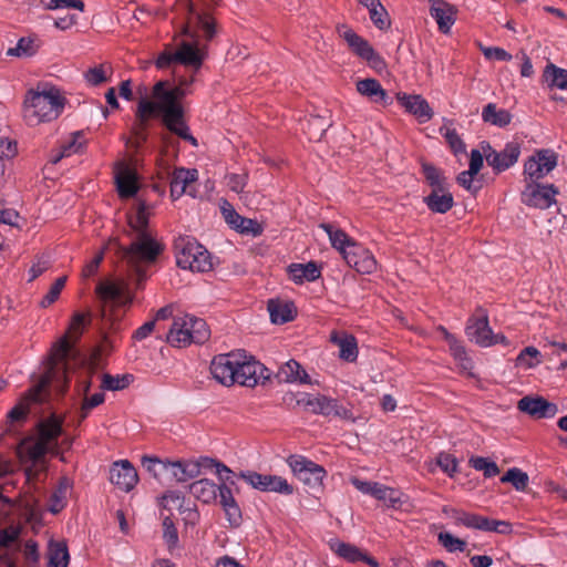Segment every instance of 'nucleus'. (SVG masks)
Returning a JSON list of instances; mask_svg holds the SVG:
<instances>
[{
    "label": "nucleus",
    "instance_id": "4d7b16f0",
    "mask_svg": "<svg viewBox=\"0 0 567 567\" xmlns=\"http://www.w3.org/2000/svg\"><path fill=\"white\" fill-rule=\"evenodd\" d=\"M539 357L540 352L535 347H527L517 355L516 364L525 369H530L540 363Z\"/></svg>",
    "mask_w": 567,
    "mask_h": 567
},
{
    "label": "nucleus",
    "instance_id": "864d4df0",
    "mask_svg": "<svg viewBox=\"0 0 567 567\" xmlns=\"http://www.w3.org/2000/svg\"><path fill=\"white\" fill-rule=\"evenodd\" d=\"M422 171L426 182L432 187V190H436L437 188H446L445 177L442 175V172L439 168L431 164H423Z\"/></svg>",
    "mask_w": 567,
    "mask_h": 567
},
{
    "label": "nucleus",
    "instance_id": "6e6552de",
    "mask_svg": "<svg viewBox=\"0 0 567 567\" xmlns=\"http://www.w3.org/2000/svg\"><path fill=\"white\" fill-rule=\"evenodd\" d=\"M209 334L204 319L185 313L174 317L167 342L176 348H185L192 343H204Z\"/></svg>",
    "mask_w": 567,
    "mask_h": 567
},
{
    "label": "nucleus",
    "instance_id": "4be33fe9",
    "mask_svg": "<svg viewBox=\"0 0 567 567\" xmlns=\"http://www.w3.org/2000/svg\"><path fill=\"white\" fill-rule=\"evenodd\" d=\"M110 480L117 488L127 493L138 483V475L130 461L121 460L113 463Z\"/></svg>",
    "mask_w": 567,
    "mask_h": 567
},
{
    "label": "nucleus",
    "instance_id": "09e8293b",
    "mask_svg": "<svg viewBox=\"0 0 567 567\" xmlns=\"http://www.w3.org/2000/svg\"><path fill=\"white\" fill-rule=\"evenodd\" d=\"M70 489L69 482L66 480L62 481L58 488L52 493L50 498L49 509L51 513L61 512L66 505V497Z\"/></svg>",
    "mask_w": 567,
    "mask_h": 567
},
{
    "label": "nucleus",
    "instance_id": "de8ad7c7",
    "mask_svg": "<svg viewBox=\"0 0 567 567\" xmlns=\"http://www.w3.org/2000/svg\"><path fill=\"white\" fill-rule=\"evenodd\" d=\"M368 11L370 20L375 25V28H378L379 30H386L390 28L391 20L388 11L385 10L381 1L374 3L372 7H369Z\"/></svg>",
    "mask_w": 567,
    "mask_h": 567
},
{
    "label": "nucleus",
    "instance_id": "aec40b11",
    "mask_svg": "<svg viewBox=\"0 0 567 567\" xmlns=\"http://www.w3.org/2000/svg\"><path fill=\"white\" fill-rule=\"evenodd\" d=\"M338 34L342 38L348 47L360 58L363 60L375 63L380 60L378 53L370 45V43L364 40L362 37L357 34L350 27L342 24L338 27Z\"/></svg>",
    "mask_w": 567,
    "mask_h": 567
},
{
    "label": "nucleus",
    "instance_id": "338daca9",
    "mask_svg": "<svg viewBox=\"0 0 567 567\" xmlns=\"http://www.w3.org/2000/svg\"><path fill=\"white\" fill-rule=\"evenodd\" d=\"M66 282V277H59L50 287L48 293L41 300L42 307H49L52 305L60 296L62 289L64 288Z\"/></svg>",
    "mask_w": 567,
    "mask_h": 567
},
{
    "label": "nucleus",
    "instance_id": "f03ea898",
    "mask_svg": "<svg viewBox=\"0 0 567 567\" xmlns=\"http://www.w3.org/2000/svg\"><path fill=\"white\" fill-rule=\"evenodd\" d=\"M184 8L187 11V23L184 27V34L189 39H182L177 42V49L174 51L176 62L198 70L204 61L205 53L198 47L196 31L200 30L207 40L215 34V23L208 13L206 7L195 3V0H183Z\"/></svg>",
    "mask_w": 567,
    "mask_h": 567
},
{
    "label": "nucleus",
    "instance_id": "7c9ffc66",
    "mask_svg": "<svg viewBox=\"0 0 567 567\" xmlns=\"http://www.w3.org/2000/svg\"><path fill=\"white\" fill-rule=\"evenodd\" d=\"M355 89L360 95L367 97L372 103L380 104L383 106L389 105L391 103L386 91L375 79L367 78L359 80L355 83Z\"/></svg>",
    "mask_w": 567,
    "mask_h": 567
},
{
    "label": "nucleus",
    "instance_id": "49530a36",
    "mask_svg": "<svg viewBox=\"0 0 567 567\" xmlns=\"http://www.w3.org/2000/svg\"><path fill=\"white\" fill-rule=\"evenodd\" d=\"M454 517L456 523L462 524L468 528L480 529L484 532L488 529V518L485 516L466 512H456V515Z\"/></svg>",
    "mask_w": 567,
    "mask_h": 567
},
{
    "label": "nucleus",
    "instance_id": "6ab92c4d",
    "mask_svg": "<svg viewBox=\"0 0 567 567\" xmlns=\"http://www.w3.org/2000/svg\"><path fill=\"white\" fill-rule=\"evenodd\" d=\"M466 334L470 340L474 341L481 347H491L493 344L504 342V336L494 334L489 324L486 313L481 317L472 318L466 326Z\"/></svg>",
    "mask_w": 567,
    "mask_h": 567
},
{
    "label": "nucleus",
    "instance_id": "6e6d98bb",
    "mask_svg": "<svg viewBox=\"0 0 567 567\" xmlns=\"http://www.w3.org/2000/svg\"><path fill=\"white\" fill-rule=\"evenodd\" d=\"M131 375H111L102 374L100 388L102 390L117 391L126 388L130 384Z\"/></svg>",
    "mask_w": 567,
    "mask_h": 567
},
{
    "label": "nucleus",
    "instance_id": "4468645a",
    "mask_svg": "<svg viewBox=\"0 0 567 567\" xmlns=\"http://www.w3.org/2000/svg\"><path fill=\"white\" fill-rule=\"evenodd\" d=\"M558 165V154L549 148L537 150L524 164V176L530 182L546 177Z\"/></svg>",
    "mask_w": 567,
    "mask_h": 567
},
{
    "label": "nucleus",
    "instance_id": "bb28decb",
    "mask_svg": "<svg viewBox=\"0 0 567 567\" xmlns=\"http://www.w3.org/2000/svg\"><path fill=\"white\" fill-rule=\"evenodd\" d=\"M197 169L176 168L171 178V197L178 199L184 194L194 196L192 185L197 181Z\"/></svg>",
    "mask_w": 567,
    "mask_h": 567
},
{
    "label": "nucleus",
    "instance_id": "dca6fc26",
    "mask_svg": "<svg viewBox=\"0 0 567 567\" xmlns=\"http://www.w3.org/2000/svg\"><path fill=\"white\" fill-rule=\"evenodd\" d=\"M49 452H52V450L38 439L27 437L20 443L18 447L20 461L24 464L28 462L32 464V466L25 468V475L29 481L35 477L38 471L34 468L35 465L41 463L45 454Z\"/></svg>",
    "mask_w": 567,
    "mask_h": 567
},
{
    "label": "nucleus",
    "instance_id": "052dcab7",
    "mask_svg": "<svg viewBox=\"0 0 567 567\" xmlns=\"http://www.w3.org/2000/svg\"><path fill=\"white\" fill-rule=\"evenodd\" d=\"M163 538L168 547V549L172 551L177 547L178 544V533L177 529L171 519L169 516H165L163 518Z\"/></svg>",
    "mask_w": 567,
    "mask_h": 567
},
{
    "label": "nucleus",
    "instance_id": "a19ab883",
    "mask_svg": "<svg viewBox=\"0 0 567 567\" xmlns=\"http://www.w3.org/2000/svg\"><path fill=\"white\" fill-rule=\"evenodd\" d=\"M482 118L485 123L505 127L511 123L512 114L507 110L498 109L494 103H488L483 107Z\"/></svg>",
    "mask_w": 567,
    "mask_h": 567
},
{
    "label": "nucleus",
    "instance_id": "393cba45",
    "mask_svg": "<svg viewBox=\"0 0 567 567\" xmlns=\"http://www.w3.org/2000/svg\"><path fill=\"white\" fill-rule=\"evenodd\" d=\"M517 408L536 419H550L558 412L557 405L548 402L543 396H524L518 401Z\"/></svg>",
    "mask_w": 567,
    "mask_h": 567
},
{
    "label": "nucleus",
    "instance_id": "603ef678",
    "mask_svg": "<svg viewBox=\"0 0 567 567\" xmlns=\"http://www.w3.org/2000/svg\"><path fill=\"white\" fill-rule=\"evenodd\" d=\"M468 463L474 470L483 472L485 477H493L499 473L497 464L483 456H473Z\"/></svg>",
    "mask_w": 567,
    "mask_h": 567
},
{
    "label": "nucleus",
    "instance_id": "c03bdc74",
    "mask_svg": "<svg viewBox=\"0 0 567 567\" xmlns=\"http://www.w3.org/2000/svg\"><path fill=\"white\" fill-rule=\"evenodd\" d=\"M371 496L391 507H395L398 504H401L402 502L401 493L399 491L380 484L378 482H375Z\"/></svg>",
    "mask_w": 567,
    "mask_h": 567
},
{
    "label": "nucleus",
    "instance_id": "e2e57ef3",
    "mask_svg": "<svg viewBox=\"0 0 567 567\" xmlns=\"http://www.w3.org/2000/svg\"><path fill=\"white\" fill-rule=\"evenodd\" d=\"M440 544L449 551H463L465 549L466 543L457 537H454L450 533H440L439 534Z\"/></svg>",
    "mask_w": 567,
    "mask_h": 567
},
{
    "label": "nucleus",
    "instance_id": "c756f323",
    "mask_svg": "<svg viewBox=\"0 0 567 567\" xmlns=\"http://www.w3.org/2000/svg\"><path fill=\"white\" fill-rule=\"evenodd\" d=\"M62 434V419L51 415L38 424V440L44 443L50 450L56 449V442Z\"/></svg>",
    "mask_w": 567,
    "mask_h": 567
},
{
    "label": "nucleus",
    "instance_id": "c85d7f7f",
    "mask_svg": "<svg viewBox=\"0 0 567 567\" xmlns=\"http://www.w3.org/2000/svg\"><path fill=\"white\" fill-rule=\"evenodd\" d=\"M396 100L406 112L416 116L420 122H426L432 118L433 111L429 103L421 95H411L406 93H398Z\"/></svg>",
    "mask_w": 567,
    "mask_h": 567
},
{
    "label": "nucleus",
    "instance_id": "3c124183",
    "mask_svg": "<svg viewBox=\"0 0 567 567\" xmlns=\"http://www.w3.org/2000/svg\"><path fill=\"white\" fill-rule=\"evenodd\" d=\"M528 475L517 467L509 468L502 477V483H511L515 489L525 491L528 485Z\"/></svg>",
    "mask_w": 567,
    "mask_h": 567
},
{
    "label": "nucleus",
    "instance_id": "9b49d317",
    "mask_svg": "<svg viewBox=\"0 0 567 567\" xmlns=\"http://www.w3.org/2000/svg\"><path fill=\"white\" fill-rule=\"evenodd\" d=\"M238 369L236 383L243 386L254 388L269 379V370L252 355L244 350H238Z\"/></svg>",
    "mask_w": 567,
    "mask_h": 567
},
{
    "label": "nucleus",
    "instance_id": "a211bd4d",
    "mask_svg": "<svg viewBox=\"0 0 567 567\" xmlns=\"http://www.w3.org/2000/svg\"><path fill=\"white\" fill-rule=\"evenodd\" d=\"M220 210L225 221L237 233L252 237H257L262 234L264 228L256 219L246 218L239 215L227 200L221 203Z\"/></svg>",
    "mask_w": 567,
    "mask_h": 567
},
{
    "label": "nucleus",
    "instance_id": "69168bd1",
    "mask_svg": "<svg viewBox=\"0 0 567 567\" xmlns=\"http://www.w3.org/2000/svg\"><path fill=\"white\" fill-rule=\"evenodd\" d=\"M94 375L95 369L92 364H90L82 371L78 381V393L80 395H86L89 393L91 386L93 385Z\"/></svg>",
    "mask_w": 567,
    "mask_h": 567
},
{
    "label": "nucleus",
    "instance_id": "680f3d73",
    "mask_svg": "<svg viewBox=\"0 0 567 567\" xmlns=\"http://www.w3.org/2000/svg\"><path fill=\"white\" fill-rule=\"evenodd\" d=\"M34 42L30 38H21L14 48L7 51L8 55L13 56H31L35 53Z\"/></svg>",
    "mask_w": 567,
    "mask_h": 567
},
{
    "label": "nucleus",
    "instance_id": "c9c22d12",
    "mask_svg": "<svg viewBox=\"0 0 567 567\" xmlns=\"http://www.w3.org/2000/svg\"><path fill=\"white\" fill-rule=\"evenodd\" d=\"M320 228L326 231L331 246L337 249L342 255V257L351 249V245L355 244V241L350 236H348L346 231L332 224H320Z\"/></svg>",
    "mask_w": 567,
    "mask_h": 567
},
{
    "label": "nucleus",
    "instance_id": "e433bc0d",
    "mask_svg": "<svg viewBox=\"0 0 567 567\" xmlns=\"http://www.w3.org/2000/svg\"><path fill=\"white\" fill-rule=\"evenodd\" d=\"M424 203L431 212L445 214L453 207L454 199L447 188H437L424 197Z\"/></svg>",
    "mask_w": 567,
    "mask_h": 567
},
{
    "label": "nucleus",
    "instance_id": "7ed1b4c3",
    "mask_svg": "<svg viewBox=\"0 0 567 567\" xmlns=\"http://www.w3.org/2000/svg\"><path fill=\"white\" fill-rule=\"evenodd\" d=\"M186 94V90L182 86L165 89L164 82H157L153 87V97L166 127L181 138L197 145L196 138L189 133V128L183 118V109L178 103V100Z\"/></svg>",
    "mask_w": 567,
    "mask_h": 567
},
{
    "label": "nucleus",
    "instance_id": "0eeeda50",
    "mask_svg": "<svg viewBox=\"0 0 567 567\" xmlns=\"http://www.w3.org/2000/svg\"><path fill=\"white\" fill-rule=\"evenodd\" d=\"M55 382L58 391H61L63 385V381L54 375L53 371H45V373L40 378L39 382L29 389L18 401V403L8 412L7 414V423L9 426H13L14 424L24 423L30 413V409L32 404L41 403L45 400L48 394V388L51 383Z\"/></svg>",
    "mask_w": 567,
    "mask_h": 567
},
{
    "label": "nucleus",
    "instance_id": "b1692460",
    "mask_svg": "<svg viewBox=\"0 0 567 567\" xmlns=\"http://www.w3.org/2000/svg\"><path fill=\"white\" fill-rule=\"evenodd\" d=\"M97 293L104 300H112L122 305L132 303L134 300L130 282L126 279L103 281L97 286Z\"/></svg>",
    "mask_w": 567,
    "mask_h": 567
},
{
    "label": "nucleus",
    "instance_id": "a878e982",
    "mask_svg": "<svg viewBox=\"0 0 567 567\" xmlns=\"http://www.w3.org/2000/svg\"><path fill=\"white\" fill-rule=\"evenodd\" d=\"M430 16L437 23L439 30L447 34L455 23L457 10L454 6L444 0H429Z\"/></svg>",
    "mask_w": 567,
    "mask_h": 567
},
{
    "label": "nucleus",
    "instance_id": "f257e3e1",
    "mask_svg": "<svg viewBox=\"0 0 567 567\" xmlns=\"http://www.w3.org/2000/svg\"><path fill=\"white\" fill-rule=\"evenodd\" d=\"M128 223L133 230L132 240L127 247L121 248L122 260L136 288L141 289L148 277V267L156 261L164 247L148 229V215L143 205Z\"/></svg>",
    "mask_w": 567,
    "mask_h": 567
},
{
    "label": "nucleus",
    "instance_id": "20e7f679",
    "mask_svg": "<svg viewBox=\"0 0 567 567\" xmlns=\"http://www.w3.org/2000/svg\"><path fill=\"white\" fill-rule=\"evenodd\" d=\"M65 97L54 86L30 90L23 103V118L29 126L56 120L63 112Z\"/></svg>",
    "mask_w": 567,
    "mask_h": 567
},
{
    "label": "nucleus",
    "instance_id": "bf43d9fd",
    "mask_svg": "<svg viewBox=\"0 0 567 567\" xmlns=\"http://www.w3.org/2000/svg\"><path fill=\"white\" fill-rule=\"evenodd\" d=\"M436 464L450 477L458 472V462L455 456L450 453L441 452L436 457Z\"/></svg>",
    "mask_w": 567,
    "mask_h": 567
},
{
    "label": "nucleus",
    "instance_id": "774afa93",
    "mask_svg": "<svg viewBox=\"0 0 567 567\" xmlns=\"http://www.w3.org/2000/svg\"><path fill=\"white\" fill-rule=\"evenodd\" d=\"M84 78L90 84L99 85L107 81L106 69L104 65L91 68L85 72Z\"/></svg>",
    "mask_w": 567,
    "mask_h": 567
},
{
    "label": "nucleus",
    "instance_id": "ddd939ff",
    "mask_svg": "<svg viewBox=\"0 0 567 567\" xmlns=\"http://www.w3.org/2000/svg\"><path fill=\"white\" fill-rule=\"evenodd\" d=\"M238 477L244 480L252 488L264 493H278L291 495L293 487L288 481L278 475L261 474L255 471H241Z\"/></svg>",
    "mask_w": 567,
    "mask_h": 567
},
{
    "label": "nucleus",
    "instance_id": "79ce46f5",
    "mask_svg": "<svg viewBox=\"0 0 567 567\" xmlns=\"http://www.w3.org/2000/svg\"><path fill=\"white\" fill-rule=\"evenodd\" d=\"M328 544L334 554L349 563H357L362 558L363 553L354 545L341 542L338 538L330 539Z\"/></svg>",
    "mask_w": 567,
    "mask_h": 567
},
{
    "label": "nucleus",
    "instance_id": "412c9836",
    "mask_svg": "<svg viewBox=\"0 0 567 567\" xmlns=\"http://www.w3.org/2000/svg\"><path fill=\"white\" fill-rule=\"evenodd\" d=\"M482 150L485 152L488 165L497 172H503L513 166L520 154L519 146L515 143L507 144L502 152L493 151L488 144H483Z\"/></svg>",
    "mask_w": 567,
    "mask_h": 567
},
{
    "label": "nucleus",
    "instance_id": "cd10ccee",
    "mask_svg": "<svg viewBox=\"0 0 567 567\" xmlns=\"http://www.w3.org/2000/svg\"><path fill=\"white\" fill-rule=\"evenodd\" d=\"M115 182L121 197L128 198L138 189L136 172L126 163H120L115 167Z\"/></svg>",
    "mask_w": 567,
    "mask_h": 567
},
{
    "label": "nucleus",
    "instance_id": "1a4fd4ad",
    "mask_svg": "<svg viewBox=\"0 0 567 567\" xmlns=\"http://www.w3.org/2000/svg\"><path fill=\"white\" fill-rule=\"evenodd\" d=\"M174 247L178 267L197 272L212 269L213 264L208 250L194 238L179 237L175 240Z\"/></svg>",
    "mask_w": 567,
    "mask_h": 567
},
{
    "label": "nucleus",
    "instance_id": "2f4dec72",
    "mask_svg": "<svg viewBox=\"0 0 567 567\" xmlns=\"http://www.w3.org/2000/svg\"><path fill=\"white\" fill-rule=\"evenodd\" d=\"M85 145L82 132L72 133L65 141L61 143L59 148L52 151L50 163L56 164L64 157H70L80 153Z\"/></svg>",
    "mask_w": 567,
    "mask_h": 567
},
{
    "label": "nucleus",
    "instance_id": "2eb2a0df",
    "mask_svg": "<svg viewBox=\"0 0 567 567\" xmlns=\"http://www.w3.org/2000/svg\"><path fill=\"white\" fill-rule=\"evenodd\" d=\"M238 351L218 354L210 362L213 378L225 386L236 383V371L238 369Z\"/></svg>",
    "mask_w": 567,
    "mask_h": 567
},
{
    "label": "nucleus",
    "instance_id": "8fccbe9b",
    "mask_svg": "<svg viewBox=\"0 0 567 567\" xmlns=\"http://www.w3.org/2000/svg\"><path fill=\"white\" fill-rule=\"evenodd\" d=\"M69 553L65 545L61 543L51 544L49 547L50 567H68Z\"/></svg>",
    "mask_w": 567,
    "mask_h": 567
},
{
    "label": "nucleus",
    "instance_id": "f8f14e48",
    "mask_svg": "<svg viewBox=\"0 0 567 567\" xmlns=\"http://www.w3.org/2000/svg\"><path fill=\"white\" fill-rule=\"evenodd\" d=\"M288 464L297 478L311 489L319 491L323 486L327 471L321 465L301 455L290 456Z\"/></svg>",
    "mask_w": 567,
    "mask_h": 567
},
{
    "label": "nucleus",
    "instance_id": "f3484780",
    "mask_svg": "<svg viewBox=\"0 0 567 567\" xmlns=\"http://www.w3.org/2000/svg\"><path fill=\"white\" fill-rule=\"evenodd\" d=\"M557 193L554 185H540L529 182L522 192V202L529 207L546 209L556 202Z\"/></svg>",
    "mask_w": 567,
    "mask_h": 567
},
{
    "label": "nucleus",
    "instance_id": "4c0bfd02",
    "mask_svg": "<svg viewBox=\"0 0 567 567\" xmlns=\"http://www.w3.org/2000/svg\"><path fill=\"white\" fill-rule=\"evenodd\" d=\"M309 412L326 416L334 415L340 417H347L349 414V411L346 408L340 406L337 400L319 394L315 396Z\"/></svg>",
    "mask_w": 567,
    "mask_h": 567
},
{
    "label": "nucleus",
    "instance_id": "5701e85b",
    "mask_svg": "<svg viewBox=\"0 0 567 567\" xmlns=\"http://www.w3.org/2000/svg\"><path fill=\"white\" fill-rule=\"evenodd\" d=\"M343 259L360 274H372L378 267V262L372 252L358 243L351 245V249L346 252Z\"/></svg>",
    "mask_w": 567,
    "mask_h": 567
},
{
    "label": "nucleus",
    "instance_id": "58836bf2",
    "mask_svg": "<svg viewBox=\"0 0 567 567\" xmlns=\"http://www.w3.org/2000/svg\"><path fill=\"white\" fill-rule=\"evenodd\" d=\"M277 378L281 382L286 383H309V375L302 369V367L295 360H289L284 363L278 372Z\"/></svg>",
    "mask_w": 567,
    "mask_h": 567
},
{
    "label": "nucleus",
    "instance_id": "5fc2aeb1",
    "mask_svg": "<svg viewBox=\"0 0 567 567\" xmlns=\"http://www.w3.org/2000/svg\"><path fill=\"white\" fill-rule=\"evenodd\" d=\"M184 496L178 491H167L158 498V505L168 512L173 509H182Z\"/></svg>",
    "mask_w": 567,
    "mask_h": 567
},
{
    "label": "nucleus",
    "instance_id": "0e129e2a",
    "mask_svg": "<svg viewBox=\"0 0 567 567\" xmlns=\"http://www.w3.org/2000/svg\"><path fill=\"white\" fill-rule=\"evenodd\" d=\"M440 132L445 137L446 142L450 144L455 154L465 152V145L454 128L442 127Z\"/></svg>",
    "mask_w": 567,
    "mask_h": 567
},
{
    "label": "nucleus",
    "instance_id": "9d476101",
    "mask_svg": "<svg viewBox=\"0 0 567 567\" xmlns=\"http://www.w3.org/2000/svg\"><path fill=\"white\" fill-rule=\"evenodd\" d=\"M216 474L218 475L220 484L217 486V496L219 495V503L225 511L228 522L233 526H238L241 520V511L234 497L233 487L235 481L233 472L225 464L215 462Z\"/></svg>",
    "mask_w": 567,
    "mask_h": 567
},
{
    "label": "nucleus",
    "instance_id": "37998d69",
    "mask_svg": "<svg viewBox=\"0 0 567 567\" xmlns=\"http://www.w3.org/2000/svg\"><path fill=\"white\" fill-rule=\"evenodd\" d=\"M440 331L443 333L445 341L450 347V351L455 360L460 361L464 369L471 367V360L467 358L466 351L462 342H460L453 334H451L445 328L440 327Z\"/></svg>",
    "mask_w": 567,
    "mask_h": 567
},
{
    "label": "nucleus",
    "instance_id": "13d9d810",
    "mask_svg": "<svg viewBox=\"0 0 567 567\" xmlns=\"http://www.w3.org/2000/svg\"><path fill=\"white\" fill-rule=\"evenodd\" d=\"M83 398V401H82V405H81V409H80V417L82 420H84L85 417H87V415L90 414V412L92 411V409L101 405L104 400H105V395L102 391L100 392H96L92 395H90L89 393L86 395H81Z\"/></svg>",
    "mask_w": 567,
    "mask_h": 567
},
{
    "label": "nucleus",
    "instance_id": "a18cd8bd",
    "mask_svg": "<svg viewBox=\"0 0 567 567\" xmlns=\"http://www.w3.org/2000/svg\"><path fill=\"white\" fill-rule=\"evenodd\" d=\"M544 78L549 86L567 90V70L550 63L545 68Z\"/></svg>",
    "mask_w": 567,
    "mask_h": 567
},
{
    "label": "nucleus",
    "instance_id": "423d86ee",
    "mask_svg": "<svg viewBox=\"0 0 567 567\" xmlns=\"http://www.w3.org/2000/svg\"><path fill=\"white\" fill-rule=\"evenodd\" d=\"M142 465L161 484L184 483L199 474V465L190 461H169L142 456Z\"/></svg>",
    "mask_w": 567,
    "mask_h": 567
},
{
    "label": "nucleus",
    "instance_id": "473e14b6",
    "mask_svg": "<svg viewBox=\"0 0 567 567\" xmlns=\"http://www.w3.org/2000/svg\"><path fill=\"white\" fill-rule=\"evenodd\" d=\"M287 271L296 285L316 281L321 276V268L315 261L291 264L288 266Z\"/></svg>",
    "mask_w": 567,
    "mask_h": 567
},
{
    "label": "nucleus",
    "instance_id": "72a5a7b5",
    "mask_svg": "<svg viewBox=\"0 0 567 567\" xmlns=\"http://www.w3.org/2000/svg\"><path fill=\"white\" fill-rule=\"evenodd\" d=\"M268 311L272 323L284 324L293 320L297 310L291 301L270 299L268 301Z\"/></svg>",
    "mask_w": 567,
    "mask_h": 567
},
{
    "label": "nucleus",
    "instance_id": "ea45409f",
    "mask_svg": "<svg viewBox=\"0 0 567 567\" xmlns=\"http://www.w3.org/2000/svg\"><path fill=\"white\" fill-rule=\"evenodd\" d=\"M217 484H215L213 481L207 478H202L198 481L193 482L188 488L189 493L197 498L198 501H202L205 504H209L217 498Z\"/></svg>",
    "mask_w": 567,
    "mask_h": 567
},
{
    "label": "nucleus",
    "instance_id": "39448f33",
    "mask_svg": "<svg viewBox=\"0 0 567 567\" xmlns=\"http://www.w3.org/2000/svg\"><path fill=\"white\" fill-rule=\"evenodd\" d=\"M91 322V313L90 312H76L73 315L70 326L68 328L66 336H64L51 351V357L49 361L48 371L54 370V375L60 378L63 381V385L61 391H65L68 388L69 379H68V355L71 349V344L69 339L72 342H75L80 339L85 328Z\"/></svg>",
    "mask_w": 567,
    "mask_h": 567
},
{
    "label": "nucleus",
    "instance_id": "f704fd0d",
    "mask_svg": "<svg viewBox=\"0 0 567 567\" xmlns=\"http://www.w3.org/2000/svg\"><path fill=\"white\" fill-rule=\"evenodd\" d=\"M330 340L332 343L338 346L340 351V358L348 362H353L358 358V346L357 340L352 334L342 332L339 333L333 331L330 336Z\"/></svg>",
    "mask_w": 567,
    "mask_h": 567
}]
</instances>
